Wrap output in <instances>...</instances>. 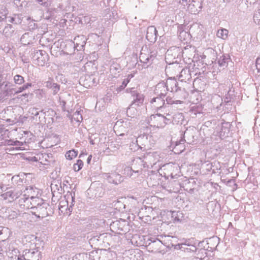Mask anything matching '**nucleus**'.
Returning a JSON list of instances; mask_svg holds the SVG:
<instances>
[{
	"mask_svg": "<svg viewBox=\"0 0 260 260\" xmlns=\"http://www.w3.org/2000/svg\"><path fill=\"white\" fill-rule=\"evenodd\" d=\"M36 237L34 235H26L24 237L23 242L26 247L23 250L21 258L22 260H40L41 258V251L40 249L37 247L36 243Z\"/></svg>",
	"mask_w": 260,
	"mask_h": 260,
	"instance_id": "f257e3e1",
	"label": "nucleus"
},
{
	"mask_svg": "<svg viewBox=\"0 0 260 260\" xmlns=\"http://www.w3.org/2000/svg\"><path fill=\"white\" fill-rule=\"evenodd\" d=\"M165 238L164 241H161L158 239L155 238H149L148 237L147 238V240H143L142 242L141 240L136 241L139 245H145V246L147 248L148 251L151 252H160L161 248L162 245H166L167 247L173 246V244L171 243H169V239L171 238L170 236H165ZM171 238H173L171 237Z\"/></svg>",
	"mask_w": 260,
	"mask_h": 260,
	"instance_id": "f03ea898",
	"label": "nucleus"
},
{
	"mask_svg": "<svg viewBox=\"0 0 260 260\" xmlns=\"http://www.w3.org/2000/svg\"><path fill=\"white\" fill-rule=\"evenodd\" d=\"M30 200H32L30 203L35 206L31 209L36 216L43 218L52 214V212L48 203L43 202L41 199L38 197L31 196Z\"/></svg>",
	"mask_w": 260,
	"mask_h": 260,
	"instance_id": "7ed1b4c3",
	"label": "nucleus"
},
{
	"mask_svg": "<svg viewBox=\"0 0 260 260\" xmlns=\"http://www.w3.org/2000/svg\"><path fill=\"white\" fill-rule=\"evenodd\" d=\"M110 230L114 233L122 235L129 230L127 221L120 219L112 222L110 225Z\"/></svg>",
	"mask_w": 260,
	"mask_h": 260,
	"instance_id": "20e7f679",
	"label": "nucleus"
},
{
	"mask_svg": "<svg viewBox=\"0 0 260 260\" xmlns=\"http://www.w3.org/2000/svg\"><path fill=\"white\" fill-rule=\"evenodd\" d=\"M155 57L156 53L155 52L149 51L146 47L142 48L139 56V59L143 63V67L147 68L152 63Z\"/></svg>",
	"mask_w": 260,
	"mask_h": 260,
	"instance_id": "39448f33",
	"label": "nucleus"
},
{
	"mask_svg": "<svg viewBox=\"0 0 260 260\" xmlns=\"http://www.w3.org/2000/svg\"><path fill=\"white\" fill-rule=\"evenodd\" d=\"M170 119L166 118L160 114L151 115L148 119V122L151 126L156 127H164L170 121Z\"/></svg>",
	"mask_w": 260,
	"mask_h": 260,
	"instance_id": "423d86ee",
	"label": "nucleus"
},
{
	"mask_svg": "<svg viewBox=\"0 0 260 260\" xmlns=\"http://www.w3.org/2000/svg\"><path fill=\"white\" fill-rule=\"evenodd\" d=\"M147 168L145 167L144 161L142 157H137L134 158L133 161V163L131 167H127L125 171H129L135 172V174H137V175L134 176V178L138 177L140 174L142 173V168Z\"/></svg>",
	"mask_w": 260,
	"mask_h": 260,
	"instance_id": "0eeeda50",
	"label": "nucleus"
},
{
	"mask_svg": "<svg viewBox=\"0 0 260 260\" xmlns=\"http://www.w3.org/2000/svg\"><path fill=\"white\" fill-rule=\"evenodd\" d=\"M147 168H152L159 160L160 157L156 152H149L142 157Z\"/></svg>",
	"mask_w": 260,
	"mask_h": 260,
	"instance_id": "6e6552de",
	"label": "nucleus"
},
{
	"mask_svg": "<svg viewBox=\"0 0 260 260\" xmlns=\"http://www.w3.org/2000/svg\"><path fill=\"white\" fill-rule=\"evenodd\" d=\"M32 58L37 61L39 66H43L48 60V55L46 51L41 50H35L32 54Z\"/></svg>",
	"mask_w": 260,
	"mask_h": 260,
	"instance_id": "1a4fd4ad",
	"label": "nucleus"
},
{
	"mask_svg": "<svg viewBox=\"0 0 260 260\" xmlns=\"http://www.w3.org/2000/svg\"><path fill=\"white\" fill-rule=\"evenodd\" d=\"M193 131L192 130L186 129L183 135V137L181 138L180 141L176 142V146L174 149H176L177 146H180L181 150H180L181 152L184 149V146L182 144H184L185 141H186L187 143H191L193 142Z\"/></svg>",
	"mask_w": 260,
	"mask_h": 260,
	"instance_id": "9d476101",
	"label": "nucleus"
},
{
	"mask_svg": "<svg viewBox=\"0 0 260 260\" xmlns=\"http://www.w3.org/2000/svg\"><path fill=\"white\" fill-rule=\"evenodd\" d=\"M22 194V192L17 189H7L5 192L2 193L1 196L4 200H8L9 202H12Z\"/></svg>",
	"mask_w": 260,
	"mask_h": 260,
	"instance_id": "9b49d317",
	"label": "nucleus"
},
{
	"mask_svg": "<svg viewBox=\"0 0 260 260\" xmlns=\"http://www.w3.org/2000/svg\"><path fill=\"white\" fill-rule=\"evenodd\" d=\"M13 85L11 83L0 80V89L3 92L4 96H7L9 95L14 94V88H13Z\"/></svg>",
	"mask_w": 260,
	"mask_h": 260,
	"instance_id": "f8f14e48",
	"label": "nucleus"
},
{
	"mask_svg": "<svg viewBox=\"0 0 260 260\" xmlns=\"http://www.w3.org/2000/svg\"><path fill=\"white\" fill-rule=\"evenodd\" d=\"M60 48L67 54L74 53L76 47L74 42L72 40H66L60 43Z\"/></svg>",
	"mask_w": 260,
	"mask_h": 260,
	"instance_id": "ddd939ff",
	"label": "nucleus"
},
{
	"mask_svg": "<svg viewBox=\"0 0 260 260\" xmlns=\"http://www.w3.org/2000/svg\"><path fill=\"white\" fill-rule=\"evenodd\" d=\"M181 69L180 64L177 62H170L169 63L165 69L166 74H169L170 75H177L179 74Z\"/></svg>",
	"mask_w": 260,
	"mask_h": 260,
	"instance_id": "4468645a",
	"label": "nucleus"
},
{
	"mask_svg": "<svg viewBox=\"0 0 260 260\" xmlns=\"http://www.w3.org/2000/svg\"><path fill=\"white\" fill-rule=\"evenodd\" d=\"M105 177L107 178L108 181L110 183L114 184H118L123 181L122 177L115 172L112 173L111 174L106 173Z\"/></svg>",
	"mask_w": 260,
	"mask_h": 260,
	"instance_id": "2eb2a0df",
	"label": "nucleus"
},
{
	"mask_svg": "<svg viewBox=\"0 0 260 260\" xmlns=\"http://www.w3.org/2000/svg\"><path fill=\"white\" fill-rule=\"evenodd\" d=\"M168 90L171 92H177L178 90L181 91V87L178 86V84L176 80L172 79V77L168 78L166 82H165Z\"/></svg>",
	"mask_w": 260,
	"mask_h": 260,
	"instance_id": "dca6fc26",
	"label": "nucleus"
},
{
	"mask_svg": "<svg viewBox=\"0 0 260 260\" xmlns=\"http://www.w3.org/2000/svg\"><path fill=\"white\" fill-rule=\"evenodd\" d=\"M202 28L203 26L201 24L197 22L193 23L190 25L189 31L191 36L198 37L202 35Z\"/></svg>",
	"mask_w": 260,
	"mask_h": 260,
	"instance_id": "f3484780",
	"label": "nucleus"
},
{
	"mask_svg": "<svg viewBox=\"0 0 260 260\" xmlns=\"http://www.w3.org/2000/svg\"><path fill=\"white\" fill-rule=\"evenodd\" d=\"M157 31L154 26H150L147 28L146 35V39L150 42H155L157 39Z\"/></svg>",
	"mask_w": 260,
	"mask_h": 260,
	"instance_id": "a211bd4d",
	"label": "nucleus"
},
{
	"mask_svg": "<svg viewBox=\"0 0 260 260\" xmlns=\"http://www.w3.org/2000/svg\"><path fill=\"white\" fill-rule=\"evenodd\" d=\"M86 39L83 35L78 36L74 39L75 47L77 51H80L83 49L85 45L86 44Z\"/></svg>",
	"mask_w": 260,
	"mask_h": 260,
	"instance_id": "6ab92c4d",
	"label": "nucleus"
},
{
	"mask_svg": "<svg viewBox=\"0 0 260 260\" xmlns=\"http://www.w3.org/2000/svg\"><path fill=\"white\" fill-rule=\"evenodd\" d=\"M177 77L180 81L186 82L188 81L191 78L190 71L188 69H181V70L178 74L177 75Z\"/></svg>",
	"mask_w": 260,
	"mask_h": 260,
	"instance_id": "aec40b11",
	"label": "nucleus"
},
{
	"mask_svg": "<svg viewBox=\"0 0 260 260\" xmlns=\"http://www.w3.org/2000/svg\"><path fill=\"white\" fill-rule=\"evenodd\" d=\"M7 253L12 260H22V255L19 254V251L17 248L9 247Z\"/></svg>",
	"mask_w": 260,
	"mask_h": 260,
	"instance_id": "412c9836",
	"label": "nucleus"
},
{
	"mask_svg": "<svg viewBox=\"0 0 260 260\" xmlns=\"http://www.w3.org/2000/svg\"><path fill=\"white\" fill-rule=\"evenodd\" d=\"M120 123H121V124L119 125L120 123L119 121H117L114 126V128L118 127L119 131L125 133H127L129 128L133 126L132 123L128 120L120 122Z\"/></svg>",
	"mask_w": 260,
	"mask_h": 260,
	"instance_id": "4be33fe9",
	"label": "nucleus"
},
{
	"mask_svg": "<svg viewBox=\"0 0 260 260\" xmlns=\"http://www.w3.org/2000/svg\"><path fill=\"white\" fill-rule=\"evenodd\" d=\"M150 103L154 108L159 109L165 105V102L164 98L158 95L152 99Z\"/></svg>",
	"mask_w": 260,
	"mask_h": 260,
	"instance_id": "5701e85b",
	"label": "nucleus"
},
{
	"mask_svg": "<svg viewBox=\"0 0 260 260\" xmlns=\"http://www.w3.org/2000/svg\"><path fill=\"white\" fill-rule=\"evenodd\" d=\"M45 86L48 88L51 89L53 91V94H56L60 90V85L53 82V80L50 78L49 80L45 82Z\"/></svg>",
	"mask_w": 260,
	"mask_h": 260,
	"instance_id": "b1692460",
	"label": "nucleus"
},
{
	"mask_svg": "<svg viewBox=\"0 0 260 260\" xmlns=\"http://www.w3.org/2000/svg\"><path fill=\"white\" fill-rule=\"evenodd\" d=\"M155 90L156 92L158 93V95L162 96L164 98L166 96L167 91H169L168 90V88H167V86L165 84V82L164 81L160 82L156 85Z\"/></svg>",
	"mask_w": 260,
	"mask_h": 260,
	"instance_id": "393cba45",
	"label": "nucleus"
},
{
	"mask_svg": "<svg viewBox=\"0 0 260 260\" xmlns=\"http://www.w3.org/2000/svg\"><path fill=\"white\" fill-rule=\"evenodd\" d=\"M178 37L181 41H185L189 39L191 36L190 32L185 31L183 26H180L178 29Z\"/></svg>",
	"mask_w": 260,
	"mask_h": 260,
	"instance_id": "a878e982",
	"label": "nucleus"
},
{
	"mask_svg": "<svg viewBox=\"0 0 260 260\" xmlns=\"http://www.w3.org/2000/svg\"><path fill=\"white\" fill-rule=\"evenodd\" d=\"M103 260H116L117 254L112 251L104 250L102 255Z\"/></svg>",
	"mask_w": 260,
	"mask_h": 260,
	"instance_id": "bb28decb",
	"label": "nucleus"
},
{
	"mask_svg": "<svg viewBox=\"0 0 260 260\" xmlns=\"http://www.w3.org/2000/svg\"><path fill=\"white\" fill-rule=\"evenodd\" d=\"M11 234L10 230L5 226H0V239L5 241L7 239Z\"/></svg>",
	"mask_w": 260,
	"mask_h": 260,
	"instance_id": "cd10ccee",
	"label": "nucleus"
},
{
	"mask_svg": "<svg viewBox=\"0 0 260 260\" xmlns=\"http://www.w3.org/2000/svg\"><path fill=\"white\" fill-rule=\"evenodd\" d=\"M194 51V47H192L191 46L185 47L182 50V56L184 58L188 57V59H190V57L192 56V53H193Z\"/></svg>",
	"mask_w": 260,
	"mask_h": 260,
	"instance_id": "c85d7f7f",
	"label": "nucleus"
},
{
	"mask_svg": "<svg viewBox=\"0 0 260 260\" xmlns=\"http://www.w3.org/2000/svg\"><path fill=\"white\" fill-rule=\"evenodd\" d=\"M133 98L134 99L132 105L139 106L140 104H143L144 96L143 94L138 92L135 97H133Z\"/></svg>",
	"mask_w": 260,
	"mask_h": 260,
	"instance_id": "c756f323",
	"label": "nucleus"
},
{
	"mask_svg": "<svg viewBox=\"0 0 260 260\" xmlns=\"http://www.w3.org/2000/svg\"><path fill=\"white\" fill-rule=\"evenodd\" d=\"M14 30L15 29L12 25L8 24L3 29V33L6 37H9L14 33Z\"/></svg>",
	"mask_w": 260,
	"mask_h": 260,
	"instance_id": "7c9ffc66",
	"label": "nucleus"
},
{
	"mask_svg": "<svg viewBox=\"0 0 260 260\" xmlns=\"http://www.w3.org/2000/svg\"><path fill=\"white\" fill-rule=\"evenodd\" d=\"M147 237H148V236H141V235H140L138 234H136L133 236L132 239V242L134 243L138 246H145V245L138 244L137 243H136V241H139L140 240H141L142 242H143V240L146 241Z\"/></svg>",
	"mask_w": 260,
	"mask_h": 260,
	"instance_id": "2f4dec72",
	"label": "nucleus"
},
{
	"mask_svg": "<svg viewBox=\"0 0 260 260\" xmlns=\"http://www.w3.org/2000/svg\"><path fill=\"white\" fill-rule=\"evenodd\" d=\"M147 137L145 135L139 136L137 139V143L138 146L142 149L143 147L145 148L146 144L145 143H142L144 141L147 142Z\"/></svg>",
	"mask_w": 260,
	"mask_h": 260,
	"instance_id": "473e14b6",
	"label": "nucleus"
},
{
	"mask_svg": "<svg viewBox=\"0 0 260 260\" xmlns=\"http://www.w3.org/2000/svg\"><path fill=\"white\" fill-rule=\"evenodd\" d=\"M230 59L229 56L224 55H222L218 60V64L221 67H226L228 65V60Z\"/></svg>",
	"mask_w": 260,
	"mask_h": 260,
	"instance_id": "72a5a7b5",
	"label": "nucleus"
},
{
	"mask_svg": "<svg viewBox=\"0 0 260 260\" xmlns=\"http://www.w3.org/2000/svg\"><path fill=\"white\" fill-rule=\"evenodd\" d=\"M228 33L229 31L226 29L221 28L217 31L216 36L218 38L225 40L228 38Z\"/></svg>",
	"mask_w": 260,
	"mask_h": 260,
	"instance_id": "f704fd0d",
	"label": "nucleus"
},
{
	"mask_svg": "<svg viewBox=\"0 0 260 260\" xmlns=\"http://www.w3.org/2000/svg\"><path fill=\"white\" fill-rule=\"evenodd\" d=\"M183 119L184 116L183 114L181 113H177L173 115L172 121L174 123L178 124L179 122L182 121Z\"/></svg>",
	"mask_w": 260,
	"mask_h": 260,
	"instance_id": "c9c22d12",
	"label": "nucleus"
},
{
	"mask_svg": "<svg viewBox=\"0 0 260 260\" xmlns=\"http://www.w3.org/2000/svg\"><path fill=\"white\" fill-rule=\"evenodd\" d=\"M99 134H91L89 136V142L91 145H94L95 143H99L100 142V137Z\"/></svg>",
	"mask_w": 260,
	"mask_h": 260,
	"instance_id": "e433bc0d",
	"label": "nucleus"
},
{
	"mask_svg": "<svg viewBox=\"0 0 260 260\" xmlns=\"http://www.w3.org/2000/svg\"><path fill=\"white\" fill-rule=\"evenodd\" d=\"M9 22L14 24H20L21 23V19L18 15H14L13 17H9L8 18Z\"/></svg>",
	"mask_w": 260,
	"mask_h": 260,
	"instance_id": "4c0bfd02",
	"label": "nucleus"
},
{
	"mask_svg": "<svg viewBox=\"0 0 260 260\" xmlns=\"http://www.w3.org/2000/svg\"><path fill=\"white\" fill-rule=\"evenodd\" d=\"M194 241L193 240V239H192V240H190V239H189V240H186L185 241V242L184 243H181V244H178V245H176L175 246V248H179V249H181V248H183L185 247H183V246H189L191 244H192L193 242H194Z\"/></svg>",
	"mask_w": 260,
	"mask_h": 260,
	"instance_id": "58836bf2",
	"label": "nucleus"
},
{
	"mask_svg": "<svg viewBox=\"0 0 260 260\" xmlns=\"http://www.w3.org/2000/svg\"><path fill=\"white\" fill-rule=\"evenodd\" d=\"M68 205V201L67 200L60 201L59 205V211L63 214H66V209L67 206Z\"/></svg>",
	"mask_w": 260,
	"mask_h": 260,
	"instance_id": "ea45409f",
	"label": "nucleus"
},
{
	"mask_svg": "<svg viewBox=\"0 0 260 260\" xmlns=\"http://www.w3.org/2000/svg\"><path fill=\"white\" fill-rule=\"evenodd\" d=\"M78 152L75 150H71L67 152L65 156L67 159L71 160L77 155Z\"/></svg>",
	"mask_w": 260,
	"mask_h": 260,
	"instance_id": "a19ab883",
	"label": "nucleus"
},
{
	"mask_svg": "<svg viewBox=\"0 0 260 260\" xmlns=\"http://www.w3.org/2000/svg\"><path fill=\"white\" fill-rule=\"evenodd\" d=\"M71 199L72 202L71 203V204L70 206H69V205L67 206V209H66V213L68 216H69L71 214L73 211V206L74 205V198L71 196Z\"/></svg>",
	"mask_w": 260,
	"mask_h": 260,
	"instance_id": "79ce46f5",
	"label": "nucleus"
},
{
	"mask_svg": "<svg viewBox=\"0 0 260 260\" xmlns=\"http://www.w3.org/2000/svg\"><path fill=\"white\" fill-rule=\"evenodd\" d=\"M6 212L8 213V215H7V216L8 218L10 219H12L17 218L18 215L17 211H15L12 210L11 209H8Z\"/></svg>",
	"mask_w": 260,
	"mask_h": 260,
	"instance_id": "37998d69",
	"label": "nucleus"
},
{
	"mask_svg": "<svg viewBox=\"0 0 260 260\" xmlns=\"http://www.w3.org/2000/svg\"><path fill=\"white\" fill-rule=\"evenodd\" d=\"M253 20L256 24L260 25V8L255 11L253 15Z\"/></svg>",
	"mask_w": 260,
	"mask_h": 260,
	"instance_id": "c03bdc74",
	"label": "nucleus"
},
{
	"mask_svg": "<svg viewBox=\"0 0 260 260\" xmlns=\"http://www.w3.org/2000/svg\"><path fill=\"white\" fill-rule=\"evenodd\" d=\"M14 81L15 84L18 85H21L24 82V78L20 75H15L14 77Z\"/></svg>",
	"mask_w": 260,
	"mask_h": 260,
	"instance_id": "a18cd8bd",
	"label": "nucleus"
},
{
	"mask_svg": "<svg viewBox=\"0 0 260 260\" xmlns=\"http://www.w3.org/2000/svg\"><path fill=\"white\" fill-rule=\"evenodd\" d=\"M32 86L31 83H27L26 84L23 85L22 86L20 87L17 91H14V94H18L23 91L28 89L29 87Z\"/></svg>",
	"mask_w": 260,
	"mask_h": 260,
	"instance_id": "49530a36",
	"label": "nucleus"
},
{
	"mask_svg": "<svg viewBox=\"0 0 260 260\" xmlns=\"http://www.w3.org/2000/svg\"><path fill=\"white\" fill-rule=\"evenodd\" d=\"M83 166V162L81 159H78L77 163L74 165V170L75 171L77 172L81 170Z\"/></svg>",
	"mask_w": 260,
	"mask_h": 260,
	"instance_id": "de8ad7c7",
	"label": "nucleus"
},
{
	"mask_svg": "<svg viewBox=\"0 0 260 260\" xmlns=\"http://www.w3.org/2000/svg\"><path fill=\"white\" fill-rule=\"evenodd\" d=\"M166 101L167 104H171V105L173 104H181L182 103V101H181L180 100L174 101L172 99V98H170V97H167L166 99Z\"/></svg>",
	"mask_w": 260,
	"mask_h": 260,
	"instance_id": "09e8293b",
	"label": "nucleus"
},
{
	"mask_svg": "<svg viewBox=\"0 0 260 260\" xmlns=\"http://www.w3.org/2000/svg\"><path fill=\"white\" fill-rule=\"evenodd\" d=\"M196 243L195 241L192 243V244H191L189 246L187 247H184V249L186 250L187 251H196L197 250V247L196 246Z\"/></svg>",
	"mask_w": 260,
	"mask_h": 260,
	"instance_id": "8fccbe9b",
	"label": "nucleus"
},
{
	"mask_svg": "<svg viewBox=\"0 0 260 260\" xmlns=\"http://www.w3.org/2000/svg\"><path fill=\"white\" fill-rule=\"evenodd\" d=\"M128 82L129 79H124L122 83V84L117 88V91H120L122 90H123L126 86Z\"/></svg>",
	"mask_w": 260,
	"mask_h": 260,
	"instance_id": "3c124183",
	"label": "nucleus"
},
{
	"mask_svg": "<svg viewBox=\"0 0 260 260\" xmlns=\"http://www.w3.org/2000/svg\"><path fill=\"white\" fill-rule=\"evenodd\" d=\"M126 92L127 93H130L132 96L135 97V96L138 92L137 90L135 87L128 88L126 89Z\"/></svg>",
	"mask_w": 260,
	"mask_h": 260,
	"instance_id": "603ef678",
	"label": "nucleus"
},
{
	"mask_svg": "<svg viewBox=\"0 0 260 260\" xmlns=\"http://www.w3.org/2000/svg\"><path fill=\"white\" fill-rule=\"evenodd\" d=\"M14 141L11 139L6 140L4 142H2L3 145L8 146H13Z\"/></svg>",
	"mask_w": 260,
	"mask_h": 260,
	"instance_id": "864d4df0",
	"label": "nucleus"
},
{
	"mask_svg": "<svg viewBox=\"0 0 260 260\" xmlns=\"http://www.w3.org/2000/svg\"><path fill=\"white\" fill-rule=\"evenodd\" d=\"M7 10H6V7H2L1 10L0 11V14H1V16H0L1 18H2L3 16H4L5 18L4 19L6 18V15L7 14Z\"/></svg>",
	"mask_w": 260,
	"mask_h": 260,
	"instance_id": "5fc2aeb1",
	"label": "nucleus"
},
{
	"mask_svg": "<svg viewBox=\"0 0 260 260\" xmlns=\"http://www.w3.org/2000/svg\"><path fill=\"white\" fill-rule=\"evenodd\" d=\"M23 145V143L21 142H20L19 141H14V145L16 146V149L18 150L20 149V146H22Z\"/></svg>",
	"mask_w": 260,
	"mask_h": 260,
	"instance_id": "6e6d98bb",
	"label": "nucleus"
},
{
	"mask_svg": "<svg viewBox=\"0 0 260 260\" xmlns=\"http://www.w3.org/2000/svg\"><path fill=\"white\" fill-rule=\"evenodd\" d=\"M27 37H28V34L25 33L22 35L20 39V41L22 42V43L24 44H29V42H26L24 41V39L27 38Z\"/></svg>",
	"mask_w": 260,
	"mask_h": 260,
	"instance_id": "4d7b16f0",
	"label": "nucleus"
},
{
	"mask_svg": "<svg viewBox=\"0 0 260 260\" xmlns=\"http://www.w3.org/2000/svg\"><path fill=\"white\" fill-rule=\"evenodd\" d=\"M36 1L41 5L47 6L48 5L47 0H36Z\"/></svg>",
	"mask_w": 260,
	"mask_h": 260,
	"instance_id": "13d9d810",
	"label": "nucleus"
},
{
	"mask_svg": "<svg viewBox=\"0 0 260 260\" xmlns=\"http://www.w3.org/2000/svg\"><path fill=\"white\" fill-rule=\"evenodd\" d=\"M42 158H44L45 161L44 162L43 160H42V161H41L40 162L43 165H46L47 163L46 162V161H47V157H48L49 156L47 154H42Z\"/></svg>",
	"mask_w": 260,
	"mask_h": 260,
	"instance_id": "bf43d9fd",
	"label": "nucleus"
},
{
	"mask_svg": "<svg viewBox=\"0 0 260 260\" xmlns=\"http://www.w3.org/2000/svg\"><path fill=\"white\" fill-rule=\"evenodd\" d=\"M127 169V168H126L125 169H124V171H125V173H126V175L127 176H129V177H132L133 178H134V176L137 175V174H135L134 175L133 174V173H134V172H132V173H131L129 171H125V170Z\"/></svg>",
	"mask_w": 260,
	"mask_h": 260,
	"instance_id": "052dcab7",
	"label": "nucleus"
},
{
	"mask_svg": "<svg viewBox=\"0 0 260 260\" xmlns=\"http://www.w3.org/2000/svg\"><path fill=\"white\" fill-rule=\"evenodd\" d=\"M116 204H118V205H119V209H118L119 211H120V210H121V209H122V207L124 208L125 205H123V203H121V202H120V201H117V202L115 203V204H114V206H115L116 205Z\"/></svg>",
	"mask_w": 260,
	"mask_h": 260,
	"instance_id": "680f3d73",
	"label": "nucleus"
},
{
	"mask_svg": "<svg viewBox=\"0 0 260 260\" xmlns=\"http://www.w3.org/2000/svg\"><path fill=\"white\" fill-rule=\"evenodd\" d=\"M190 2V0H180L179 3L183 6L187 5Z\"/></svg>",
	"mask_w": 260,
	"mask_h": 260,
	"instance_id": "e2e57ef3",
	"label": "nucleus"
},
{
	"mask_svg": "<svg viewBox=\"0 0 260 260\" xmlns=\"http://www.w3.org/2000/svg\"><path fill=\"white\" fill-rule=\"evenodd\" d=\"M32 114L34 115L35 116H37L39 114V111H37V109L33 108L31 110Z\"/></svg>",
	"mask_w": 260,
	"mask_h": 260,
	"instance_id": "0e129e2a",
	"label": "nucleus"
},
{
	"mask_svg": "<svg viewBox=\"0 0 260 260\" xmlns=\"http://www.w3.org/2000/svg\"><path fill=\"white\" fill-rule=\"evenodd\" d=\"M14 3L17 6H22V3H21V0H14Z\"/></svg>",
	"mask_w": 260,
	"mask_h": 260,
	"instance_id": "69168bd1",
	"label": "nucleus"
},
{
	"mask_svg": "<svg viewBox=\"0 0 260 260\" xmlns=\"http://www.w3.org/2000/svg\"><path fill=\"white\" fill-rule=\"evenodd\" d=\"M7 189V187H6L4 185H2L1 184H0V193L1 192L6 191Z\"/></svg>",
	"mask_w": 260,
	"mask_h": 260,
	"instance_id": "338daca9",
	"label": "nucleus"
},
{
	"mask_svg": "<svg viewBox=\"0 0 260 260\" xmlns=\"http://www.w3.org/2000/svg\"><path fill=\"white\" fill-rule=\"evenodd\" d=\"M171 51H170V50H168L167 52H166V59H170L171 58Z\"/></svg>",
	"mask_w": 260,
	"mask_h": 260,
	"instance_id": "774afa93",
	"label": "nucleus"
}]
</instances>
